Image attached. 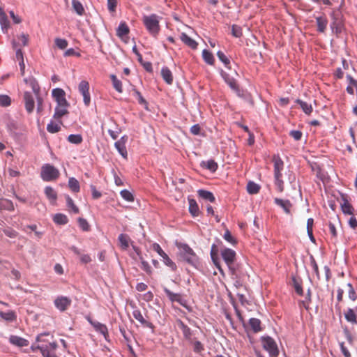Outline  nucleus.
Returning a JSON list of instances; mask_svg holds the SVG:
<instances>
[{"label": "nucleus", "instance_id": "nucleus-1", "mask_svg": "<svg viewBox=\"0 0 357 357\" xmlns=\"http://www.w3.org/2000/svg\"><path fill=\"white\" fill-rule=\"evenodd\" d=\"M57 347L56 342L52 340V336L49 333L40 334L36 337V341L31 347V349L35 352L39 350L43 357H57L55 350Z\"/></svg>", "mask_w": 357, "mask_h": 357}, {"label": "nucleus", "instance_id": "nucleus-2", "mask_svg": "<svg viewBox=\"0 0 357 357\" xmlns=\"http://www.w3.org/2000/svg\"><path fill=\"white\" fill-rule=\"evenodd\" d=\"M224 62L225 68H227L229 70L228 73L225 71V82L229 85L234 93L237 96H241L242 95V91L241 90L236 80L238 75L235 68L232 69V65L231 64L229 59L225 56Z\"/></svg>", "mask_w": 357, "mask_h": 357}, {"label": "nucleus", "instance_id": "nucleus-3", "mask_svg": "<svg viewBox=\"0 0 357 357\" xmlns=\"http://www.w3.org/2000/svg\"><path fill=\"white\" fill-rule=\"evenodd\" d=\"M225 262L227 264L229 271L234 280V284L237 286L239 282L236 280L239 275L240 264L236 261V252L230 248H225Z\"/></svg>", "mask_w": 357, "mask_h": 357}, {"label": "nucleus", "instance_id": "nucleus-4", "mask_svg": "<svg viewBox=\"0 0 357 357\" xmlns=\"http://www.w3.org/2000/svg\"><path fill=\"white\" fill-rule=\"evenodd\" d=\"M272 161L273 162L274 183L277 190L282 192L284 190L283 174L282 171L284 169V162L278 155H273Z\"/></svg>", "mask_w": 357, "mask_h": 357}, {"label": "nucleus", "instance_id": "nucleus-5", "mask_svg": "<svg viewBox=\"0 0 357 357\" xmlns=\"http://www.w3.org/2000/svg\"><path fill=\"white\" fill-rule=\"evenodd\" d=\"M161 17L156 14L144 15L142 22L149 33L153 37H156L160 31V21Z\"/></svg>", "mask_w": 357, "mask_h": 357}, {"label": "nucleus", "instance_id": "nucleus-6", "mask_svg": "<svg viewBox=\"0 0 357 357\" xmlns=\"http://www.w3.org/2000/svg\"><path fill=\"white\" fill-rule=\"evenodd\" d=\"M181 257L190 264H194L197 261V256L193 250L187 245L180 243L178 245Z\"/></svg>", "mask_w": 357, "mask_h": 357}, {"label": "nucleus", "instance_id": "nucleus-7", "mask_svg": "<svg viewBox=\"0 0 357 357\" xmlns=\"http://www.w3.org/2000/svg\"><path fill=\"white\" fill-rule=\"evenodd\" d=\"M41 178L45 181L56 179L59 176V170L50 164L44 165L41 168Z\"/></svg>", "mask_w": 357, "mask_h": 357}, {"label": "nucleus", "instance_id": "nucleus-8", "mask_svg": "<svg viewBox=\"0 0 357 357\" xmlns=\"http://www.w3.org/2000/svg\"><path fill=\"white\" fill-rule=\"evenodd\" d=\"M261 341L264 349L268 352L270 357H277L279 351L275 340L270 337H264Z\"/></svg>", "mask_w": 357, "mask_h": 357}, {"label": "nucleus", "instance_id": "nucleus-9", "mask_svg": "<svg viewBox=\"0 0 357 357\" xmlns=\"http://www.w3.org/2000/svg\"><path fill=\"white\" fill-rule=\"evenodd\" d=\"M153 250L158 253L162 257L163 261L167 266L170 267L172 271L176 269V266L174 262L168 257V255L162 250L161 247L158 243H153L152 245Z\"/></svg>", "mask_w": 357, "mask_h": 357}, {"label": "nucleus", "instance_id": "nucleus-10", "mask_svg": "<svg viewBox=\"0 0 357 357\" xmlns=\"http://www.w3.org/2000/svg\"><path fill=\"white\" fill-rule=\"evenodd\" d=\"M78 90L83 96L84 105L89 106L91 102L89 82L86 80L81 81L78 86Z\"/></svg>", "mask_w": 357, "mask_h": 357}, {"label": "nucleus", "instance_id": "nucleus-11", "mask_svg": "<svg viewBox=\"0 0 357 357\" xmlns=\"http://www.w3.org/2000/svg\"><path fill=\"white\" fill-rule=\"evenodd\" d=\"M71 304V300L66 296H59L54 301V305L60 311H65Z\"/></svg>", "mask_w": 357, "mask_h": 357}, {"label": "nucleus", "instance_id": "nucleus-12", "mask_svg": "<svg viewBox=\"0 0 357 357\" xmlns=\"http://www.w3.org/2000/svg\"><path fill=\"white\" fill-rule=\"evenodd\" d=\"M24 100L26 111L29 113H31L35 107V102L33 96L29 92H24Z\"/></svg>", "mask_w": 357, "mask_h": 357}, {"label": "nucleus", "instance_id": "nucleus-13", "mask_svg": "<svg viewBox=\"0 0 357 357\" xmlns=\"http://www.w3.org/2000/svg\"><path fill=\"white\" fill-rule=\"evenodd\" d=\"M52 96L56 99L57 104H66L67 100L65 98V92L63 89L56 88L52 90Z\"/></svg>", "mask_w": 357, "mask_h": 357}, {"label": "nucleus", "instance_id": "nucleus-14", "mask_svg": "<svg viewBox=\"0 0 357 357\" xmlns=\"http://www.w3.org/2000/svg\"><path fill=\"white\" fill-rule=\"evenodd\" d=\"M218 246L213 244L211 247V259H212L213 264L218 268L220 273L222 274L223 270H222L221 265L218 261Z\"/></svg>", "mask_w": 357, "mask_h": 357}, {"label": "nucleus", "instance_id": "nucleus-15", "mask_svg": "<svg viewBox=\"0 0 357 357\" xmlns=\"http://www.w3.org/2000/svg\"><path fill=\"white\" fill-rule=\"evenodd\" d=\"M0 24L3 33H6L10 26V22L6 14L1 8H0Z\"/></svg>", "mask_w": 357, "mask_h": 357}, {"label": "nucleus", "instance_id": "nucleus-16", "mask_svg": "<svg viewBox=\"0 0 357 357\" xmlns=\"http://www.w3.org/2000/svg\"><path fill=\"white\" fill-rule=\"evenodd\" d=\"M274 202L280 206L286 213H290L292 204L289 200L275 198Z\"/></svg>", "mask_w": 357, "mask_h": 357}, {"label": "nucleus", "instance_id": "nucleus-17", "mask_svg": "<svg viewBox=\"0 0 357 357\" xmlns=\"http://www.w3.org/2000/svg\"><path fill=\"white\" fill-rule=\"evenodd\" d=\"M68 106V102L66 104H57V106L55 108V113L54 115V118L55 119H59L63 116L66 115L68 113L67 107Z\"/></svg>", "mask_w": 357, "mask_h": 357}, {"label": "nucleus", "instance_id": "nucleus-18", "mask_svg": "<svg viewBox=\"0 0 357 357\" xmlns=\"http://www.w3.org/2000/svg\"><path fill=\"white\" fill-rule=\"evenodd\" d=\"M132 315L134 318L137 320L139 323H141L143 326L152 328L153 325L151 322L146 320L144 317L142 313L139 310H135L132 312Z\"/></svg>", "mask_w": 357, "mask_h": 357}, {"label": "nucleus", "instance_id": "nucleus-19", "mask_svg": "<svg viewBox=\"0 0 357 357\" xmlns=\"http://www.w3.org/2000/svg\"><path fill=\"white\" fill-rule=\"evenodd\" d=\"M9 341L12 344L16 345L19 347H26L29 345L28 340L16 335H11L9 338Z\"/></svg>", "mask_w": 357, "mask_h": 357}, {"label": "nucleus", "instance_id": "nucleus-20", "mask_svg": "<svg viewBox=\"0 0 357 357\" xmlns=\"http://www.w3.org/2000/svg\"><path fill=\"white\" fill-rule=\"evenodd\" d=\"M180 38L183 43H184L186 45H188L189 47L195 50L197 47V43L189 37L186 33H182L181 34Z\"/></svg>", "mask_w": 357, "mask_h": 357}, {"label": "nucleus", "instance_id": "nucleus-21", "mask_svg": "<svg viewBox=\"0 0 357 357\" xmlns=\"http://www.w3.org/2000/svg\"><path fill=\"white\" fill-rule=\"evenodd\" d=\"M317 31L324 33L326 29L328 20L325 16H319L316 17Z\"/></svg>", "mask_w": 357, "mask_h": 357}, {"label": "nucleus", "instance_id": "nucleus-22", "mask_svg": "<svg viewBox=\"0 0 357 357\" xmlns=\"http://www.w3.org/2000/svg\"><path fill=\"white\" fill-rule=\"evenodd\" d=\"M24 82L31 87L36 96H38L40 87L36 79L33 77H29L24 79Z\"/></svg>", "mask_w": 357, "mask_h": 357}, {"label": "nucleus", "instance_id": "nucleus-23", "mask_svg": "<svg viewBox=\"0 0 357 357\" xmlns=\"http://www.w3.org/2000/svg\"><path fill=\"white\" fill-rule=\"evenodd\" d=\"M161 75L165 82L168 84L173 82V75L171 70L167 67H163L161 69Z\"/></svg>", "mask_w": 357, "mask_h": 357}, {"label": "nucleus", "instance_id": "nucleus-24", "mask_svg": "<svg viewBox=\"0 0 357 357\" xmlns=\"http://www.w3.org/2000/svg\"><path fill=\"white\" fill-rule=\"evenodd\" d=\"M344 316L347 321L351 324H356L357 323V313L354 310L351 308L347 309L344 313Z\"/></svg>", "mask_w": 357, "mask_h": 357}, {"label": "nucleus", "instance_id": "nucleus-25", "mask_svg": "<svg viewBox=\"0 0 357 357\" xmlns=\"http://www.w3.org/2000/svg\"><path fill=\"white\" fill-rule=\"evenodd\" d=\"M90 323L93 325V326L95 328V329L100 332L101 334H102L105 339H107V337L108 336V331L107 328L105 325L97 322V321H90Z\"/></svg>", "mask_w": 357, "mask_h": 357}, {"label": "nucleus", "instance_id": "nucleus-26", "mask_svg": "<svg viewBox=\"0 0 357 357\" xmlns=\"http://www.w3.org/2000/svg\"><path fill=\"white\" fill-rule=\"evenodd\" d=\"M14 208L13 203L10 200L4 198L0 199V211H13Z\"/></svg>", "mask_w": 357, "mask_h": 357}, {"label": "nucleus", "instance_id": "nucleus-27", "mask_svg": "<svg viewBox=\"0 0 357 357\" xmlns=\"http://www.w3.org/2000/svg\"><path fill=\"white\" fill-rule=\"evenodd\" d=\"M61 123L59 119H56L55 121H52L49 124H47V131L52 133L57 132L60 131Z\"/></svg>", "mask_w": 357, "mask_h": 357}, {"label": "nucleus", "instance_id": "nucleus-28", "mask_svg": "<svg viewBox=\"0 0 357 357\" xmlns=\"http://www.w3.org/2000/svg\"><path fill=\"white\" fill-rule=\"evenodd\" d=\"M72 6L74 11L79 16L84 14L85 10L82 3L78 0H72Z\"/></svg>", "mask_w": 357, "mask_h": 357}, {"label": "nucleus", "instance_id": "nucleus-29", "mask_svg": "<svg viewBox=\"0 0 357 357\" xmlns=\"http://www.w3.org/2000/svg\"><path fill=\"white\" fill-rule=\"evenodd\" d=\"M296 102L298 103L301 108L302 109V110L307 115L310 114L312 112V105L307 102H305V101H303L300 99H297L296 100Z\"/></svg>", "mask_w": 357, "mask_h": 357}, {"label": "nucleus", "instance_id": "nucleus-30", "mask_svg": "<svg viewBox=\"0 0 357 357\" xmlns=\"http://www.w3.org/2000/svg\"><path fill=\"white\" fill-rule=\"evenodd\" d=\"M133 248L135 250V251L136 252L137 255L139 256V259L141 261V264H142V268L146 271L147 273L150 274L151 273V266H149V264H148V262H146V261L144 260L143 257L141 256L140 255V252L139 250V249L135 246H133Z\"/></svg>", "mask_w": 357, "mask_h": 357}, {"label": "nucleus", "instance_id": "nucleus-31", "mask_svg": "<svg viewBox=\"0 0 357 357\" xmlns=\"http://www.w3.org/2000/svg\"><path fill=\"white\" fill-rule=\"evenodd\" d=\"M128 33L129 28L128 25L126 24V22H121L116 30L117 36L120 38H123V36H126Z\"/></svg>", "mask_w": 357, "mask_h": 357}, {"label": "nucleus", "instance_id": "nucleus-32", "mask_svg": "<svg viewBox=\"0 0 357 357\" xmlns=\"http://www.w3.org/2000/svg\"><path fill=\"white\" fill-rule=\"evenodd\" d=\"M45 193L47 197L52 203H54L57 199V195L55 190L50 186H47L45 189Z\"/></svg>", "mask_w": 357, "mask_h": 357}, {"label": "nucleus", "instance_id": "nucleus-33", "mask_svg": "<svg viewBox=\"0 0 357 357\" xmlns=\"http://www.w3.org/2000/svg\"><path fill=\"white\" fill-rule=\"evenodd\" d=\"M166 295L168 296V298L172 301V302H178L181 304H182V298L181 296L178 294H174L169 289L165 288L164 289Z\"/></svg>", "mask_w": 357, "mask_h": 357}, {"label": "nucleus", "instance_id": "nucleus-34", "mask_svg": "<svg viewBox=\"0 0 357 357\" xmlns=\"http://www.w3.org/2000/svg\"><path fill=\"white\" fill-rule=\"evenodd\" d=\"M197 193L199 196L204 199L208 200L211 202H213L215 201V197L213 196V193L209 191L205 190H199Z\"/></svg>", "mask_w": 357, "mask_h": 357}, {"label": "nucleus", "instance_id": "nucleus-35", "mask_svg": "<svg viewBox=\"0 0 357 357\" xmlns=\"http://www.w3.org/2000/svg\"><path fill=\"white\" fill-rule=\"evenodd\" d=\"M130 239L127 234H121L119 236L120 246L123 250H126L129 247Z\"/></svg>", "mask_w": 357, "mask_h": 357}, {"label": "nucleus", "instance_id": "nucleus-36", "mask_svg": "<svg viewBox=\"0 0 357 357\" xmlns=\"http://www.w3.org/2000/svg\"><path fill=\"white\" fill-rule=\"evenodd\" d=\"M342 211L344 214L352 215L354 208L349 204L347 199H343V202L341 204Z\"/></svg>", "mask_w": 357, "mask_h": 357}, {"label": "nucleus", "instance_id": "nucleus-37", "mask_svg": "<svg viewBox=\"0 0 357 357\" xmlns=\"http://www.w3.org/2000/svg\"><path fill=\"white\" fill-rule=\"evenodd\" d=\"M189 211L193 216H197L199 215V206L196 201L192 199H189Z\"/></svg>", "mask_w": 357, "mask_h": 357}, {"label": "nucleus", "instance_id": "nucleus-38", "mask_svg": "<svg viewBox=\"0 0 357 357\" xmlns=\"http://www.w3.org/2000/svg\"><path fill=\"white\" fill-rule=\"evenodd\" d=\"M53 220L58 225H66L68 222L67 216L62 213H56L53 218Z\"/></svg>", "mask_w": 357, "mask_h": 357}, {"label": "nucleus", "instance_id": "nucleus-39", "mask_svg": "<svg viewBox=\"0 0 357 357\" xmlns=\"http://www.w3.org/2000/svg\"><path fill=\"white\" fill-rule=\"evenodd\" d=\"M68 186L70 189L74 192H78L79 191L80 188L79 181L73 177L69 178Z\"/></svg>", "mask_w": 357, "mask_h": 357}, {"label": "nucleus", "instance_id": "nucleus-40", "mask_svg": "<svg viewBox=\"0 0 357 357\" xmlns=\"http://www.w3.org/2000/svg\"><path fill=\"white\" fill-rule=\"evenodd\" d=\"M260 189V186L253 181H249L247 184V190L250 194H257Z\"/></svg>", "mask_w": 357, "mask_h": 357}, {"label": "nucleus", "instance_id": "nucleus-41", "mask_svg": "<svg viewBox=\"0 0 357 357\" xmlns=\"http://www.w3.org/2000/svg\"><path fill=\"white\" fill-rule=\"evenodd\" d=\"M225 241L232 245H235L238 243L236 238L229 230H225Z\"/></svg>", "mask_w": 357, "mask_h": 357}, {"label": "nucleus", "instance_id": "nucleus-42", "mask_svg": "<svg viewBox=\"0 0 357 357\" xmlns=\"http://www.w3.org/2000/svg\"><path fill=\"white\" fill-rule=\"evenodd\" d=\"M249 324L255 332L261 331V321L259 319L256 318H251L249 321Z\"/></svg>", "mask_w": 357, "mask_h": 357}, {"label": "nucleus", "instance_id": "nucleus-43", "mask_svg": "<svg viewBox=\"0 0 357 357\" xmlns=\"http://www.w3.org/2000/svg\"><path fill=\"white\" fill-rule=\"evenodd\" d=\"M202 56L204 60V61L209 64L212 65L214 61V58L213 54L207 50H204L202 52Z\"/></svg>", "mask_w": 357, "mask_h": 357}, {"label": "nucleus", "instance_id": "nucleus-44", "mask_svg": "<svg viewBox=\"0 0 357 357\" xmlns=\"http://www.w3.org/2000/svg\"><path fill=\"white\" fill-rule=\"evenodd\" d=\"M110 78L112 81L114 88L119 92L121 93L123 91L122 83L120 80L117 79V77L114 75H112Z\"/></svg>", "mask_w": 357, "mask_h": 357}, {"label": "nucleus", "instance_id": "nucleus-45", "mask_svg": "<svg viewBox=\"0 0 357 357\" xmlns=\"http://www.w3.org/2000/svg\"><path fill=\"white\" fill-rule=\"evenodd\" d=\"M114 145H115V147L116 148V149L118 150L119 153L124 158H127V151H126V145L119 141L116 142Z\"/></svg>", "mask_w": 357, "mask_h": 357}, {"label": "nucleus", "instance_id": "nucleus-46", "mask_svg": "<svg viewBox=\"0 0 357 357\" xmlns=\"http://www.w3.org/2000/svg\"><path fill=\"white\" fill-rule=\"evenodd\" d=\"M0 317L6 321H13L16 319V316L13 311L0 312Z\"/></svg>", "mask_w": 357, "mask_h": 357}, {"label": "nucleus", "instance_id": "nucleus-47", "mask_svg": "<svg viewBox=\"0 0 357 357\" xmlns=\"http://www.w3.org/2000/svg\"><path fill=\"white\" fill-rule=\"evenodd\" d=\"M201 165L212 172L215 171L218 167L214 160L202 161Z\"/></svg>", "mask_w": 357, "mask_h": 357}, {"label": "nucleus", "instance_id": "nucleus-48", "mask_svg": "<svg viewBox=\"0 0 357 357\" xmlns=\"http://www.w3.org/2000/svg\"><path fill=\"white\" fill-rule=\"evenodd\" d=\"M55 45L61 50H64L68 47V43L64 38H56L54 40Z\"/></svg>", "mask_w": 357, "mask_h": 357}, {"label": "nucleus", "instance_id": "nucleus-49", "mask_svg": "<svg viewBox=\"0 0 357 357\" xmlns=\"http://www.w3.org/2000/svg\"><path fill=\"white\" fill-rule=\"evenodd\" d=\"M78 223L79 227L84 231H88L90 229V225L87 220L83 218H78Z\"/></svg>", "mask_w": 357, "mask_h": 357}, {"label": "nucleus", "instance_id": "nucleus-50", "mask_svg": "<svg viewBox=\"0 0 357 357\" xmlns=\"http://www.w3.org/2000/svg\"><path fill=\"white\" fill-rule=\"evenodd\" d=\"M231 33L236 38H239L242 36V29L237 25H232L231 27Z\"/></svg>", "mask_w": 357, "mask_h": 357}, {"label": "nucleus", "instance_id": "nucleus-51", "mask_svg": "<svg viewBox=\"0 0 357 357\" xmlns=\"http://www.w3.org/2000/svg\"><path fill=\"white\" fill-rule=\"evenodd\" d=\"M133 94H134V96L136 98V99L137 100L138 102L140 104V105H144L145 108L147 109V102L146 101V100L142 97V94L140 93V92H139L137 90H135L134 92H133Z\"/></svg>", "mask_w": 357, "mask_h": 357}, {"label": "nucleus", "instance_id": "nucleus-52", "mask_svg": "<svg viewBox=\"0 0 357 357\" xmlns=\"http://www.w3.org/2000/svg\"><path fill=\"white\" fill-rule=\"evenodd\" d=\"M67 206L70 208L75 213H78L79 210L78 207L74 204L73 200L69 197H66Z\"/></svg>", "mask_w": 357, "mask_h": 357}, {"label": "nucleus", "instance_id": "nucleus-53", "mask_svg": "<svg viewBox=\"0 0 357 357\" xmlns=\"http://www.w3.org/2000/svg\"><path fill=\"white\" fill-rule=\"evenodd\" d=\"M17 44L15 41H13V47L14 49L16 50V53H15V57H16V59L17 61H19V62L20 61H23L24 60V57H23V53L21 50V49H17Z\"/></svg>", "mask_w": 357, "mask_h": 357}, {"label": "nucleus", "instance_id": "nucleus-54", "mask_svg": "<svg viewBox=\"0 0 357 357\" xmlns=\"http://www.w3.org/2000/svg\"><path fill=\"white\" fill-rule=\"evenodd\" d=\"M121 197L128 202H132L134 200L132 194L128 190H123L121 191Z\"/></svg>", "mask_w": 357, "mask_h": 357}, {"label": "nucleus", "instance_id": "nucleus-55", "mask_svg": "<svg viewBox=\"0 0 357 357\" xmlns=\"http://www.w3.org/2000/svg\"><path fill=\"white\" fill-rule=\"evenodd\" d=\"M11 100L7 95H0V105L7 107L10 105Z\"/></svg>", "mask_w": 357, "mask_h": 357}, {"label": "nucleus", "instance_id": "nucleus-56", "mask_svg": "<svg viewBox=\"0 0 357 357\" xmlns=\"http://www.w3.org/2000/svg\"><path fill=\"white\" fill-rule=\"evenodd\" d=\"M68 141L73 144H79L82 141V138L81 135H68Z\"/></svg>", "mask_w": 357, "mask_h": 357}, {"label": "nucleus", "instance_id": "nucleus-57", "mask_svg": "<svg viewBox=\"0 0 357 357\" xmlns=\"http://www.w3.org/2000/svg\"><path fill=\"white\" fill-rule=\"evenodd\" d=\"M3 231L7 236L10 238H15L17 236V232L10 227L4 229Z\"/></svg>", "mask_w": 357, "mask_h": 357}, {"label": "nucleus", "instance_id": "nucleus-58", "mask_svg": "<svg viewBox=\"0 0 357 357\" xmlns=\"http://www.w3.org/2000/svg\"><path fill=\"white\" fill-rule=\"evenodd\" d=\"M7 126L9 132H13L17 130L19 124L14 120H11L9 121V122L7 124Z\"/></svg>", "mask_w": 357, "mask_h": 357}, {"label": "nucleus", "instance_id": "nucleus-59", "mask_svg": "<svg viewBox=\"0 0 357 357\" xmlns=\"http://www.w3.org/2000/svg\"><path fill=\"white\" fill-rule=\"evenodd\" d=\"M293 282H294V286L296 293L299 295H302L303 294V289H302L301 284L297 281V280L294 278H293Z\"/></svg>", "mask_w": 357, "mask_h": 357}, {"label": "nucleus", "instance_id": "nucleus-60", "mask_svg": "<svg viewBox=\"0 0 357 357\" xmlns=\"http://www.w3.org/2000/svg\"><path fill=\"white\" fill-rule=\"evenodd\" d=\"M347 286L349 287V297L352 301H355L356 299V292L352 287V285L350 283L347 284Z\"/></svg>", "mask_w": 357, "mask_h": 357}, {"label": "nucleus", "instance_id": "nucleus-61", "mask_svg": "<svg viewBox=\"0 0 357 357\" xmlns=\"http://www.w3.org/2000/svg\"><path fill=\"white\" fill-rule=\"evenodd\" d=\"M328 228H329V232L331 234V236L333 237H336L337 236V230H336L335 225L333 223H332L331 222H329Z\"/></svg>", "mask_w": 357, "mask_h": 357}, {"label": "nucleus", "instance_id": "nucleus-62", "mask_svg": "<svg viewBox=\"0 0 357 357\" xmlns=\"http://www.w3.org/2000/svg\"><path fill=\"white\" fill-rule=\"evenodd\" d=\"M116 0H107V7L109 10L114 11L116 6Z\"/></svg>", "mask_w": 357, "mask_h": 357}, {"label": "nucleus", "instance_id": "nucleus-63", "mask_svg": "<svg viewBox=\"0 0 357 357\" xmlns=\"http://www.w3.org/2000/svg\"><path fill=\"white\" fill-rule=\"evenodd\" d=\"M91 192H92V197L93 199H98L101 197V193L96 190V188L94 185H91Z\"/></svg>", "mask_w": 357, "mask_h": 357}, {"label": "nucleus", "instance_id": "nucleus-64", "mask_svg": "<svg viewBox=\"0 0 357 357\" xmlns=\"http://www.w3.org/2000/svg\"><path fill=\"white\" fill-rule=\"evenodd\" d=\"M348 222L352 229H356L357 227V220L354 216H351Z\"/></svg>", "mask_w": 357, "mask_h": 357}]
</instances>
